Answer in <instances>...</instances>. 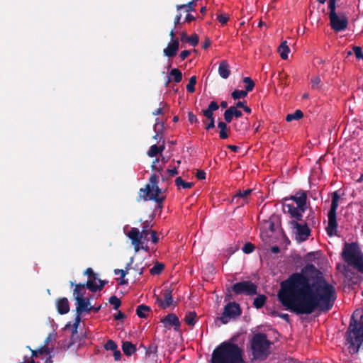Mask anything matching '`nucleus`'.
Returning <instances> with one entry per match:
<instances>
[{
    "label": "nucleus",
    "instance_id": "nucleus-1",
    "mask_svg": "<svg viewBox=\"0 0 363 363\" xmlns=\"http://www.w3.org/2000/svg\"><path fill=\"white\" fill-rule=\"evenodd\" d=\"M278 300L286 309L297 315H309L315 310L328 312L337 298L335 288L313 264L293 273L281 283Z\"/></svg>",
    "mask_w": 363,
    "mask_h": 363
},
{
    "label": "nucleus",
    "instance_id": "nucleus-2",
    "mask_svg": "<svg viewBox=\"0 0 363 363\" xmlns=\"http://www.w3.org/2000/svg\"><path fill=\"white\" fill-rule=\"evenodd\" d=\"M345 339L350 354L359 352L363 343V311L356 310L352 315Z\"/></svg>",
    "mask_w": 363,
    "mask_h": 363
},
{
    "label": "nucleus",
    "instance_id": "nucleus-3",
    "mask_svg": "<svg viewBox=\"0 0 363 363\" xmlns=\"http://www.w3.org/2000/svg\"><path fill=\"white\" fill-rule=\"evenodd\" d=\"M211 363H246L242 350L234 343L223 342L212 353Z\"/></svg>",
    "mask_w": 363,
    "mask_h": 363
},
{
    "label": "nucleus",
    "instance_id": "nucleus-4",
    "mask_svg": "<svg viewBox=\"0 0 363 363\" xmlns=\"http://www.w3.org/2000/svg\"><path fill=\"white\" fill-rule=\"evenodd\" d=\"M342 256L350 266L363 274V253L357 243L346 242L342 250Z\"/></svg>",
    "mask_w": 363,
    "mask_h": 363
},
{
    "label": "nucleus",
    "instance_id": "nucleus-5",
    "mask_svg": "<svg viewBox=\"0 0 363 363\" xmlns=\"http://www.w3.org/2000/svg\"><path fill=\"white\" fill-rule=\"evenodd\" d=\"M272 342L267 339L265 333H258L253 335L251 349L255 359H265L270 354L269 348Z\"/></svg>",
    "mask_w": 363,
    "mask_h": 363
},
{
    "label": "nucleus",
    "instance_id": "nucleus-6",
    "mask_svg": "<svg viewBox=\"0 0 363 363\" xmlns=\"http://www.w3.org/2000/svg\"><path fill=\"white\" fill-rule=\"evenodd\" d=\"M150 223L146 220L143 223L141 231L136 228H131L128 233L127 236L131 240L135 252H138V245L140 243V240H149L148 235L150 234Z\"/></svg>",
    "mask_w": 363,
    "mask_h": 363
},
{
    "label": "nucleus",
    "instance_id": "nucleus-7",
    "mask_svg": "<svg viewBox=\"0 0 363 363\" xmlns=\"http://www.w3.org/2000/svg\"><path fill=\"white\" fill-rule=\"evenodd\" d=\"M340 196L337 191L333 193L330 209L328 213V223L326 230L329 236L337 235V223L336 220V211L338 207Z\"/></svg>",
    "mask_w": 363,
    "mask_h": 363
},
{
    "label": "nucleus",
    "instance_id": "nucleus-8",
    "mask_svg": "<svg viewBox=\"0 0 363 363\" xmlns=\"http://www.w3.org/2000/svg\"><path fill=\"white\" fill-rule=\"evenodd\" d=\"M92 311V306H90V302L89 298H79L76 300V311L77 315L74 319V322L73 323L72 328V335H74L77 334V328L81 322V317L82 313L86 312L89 313Z\"/></svg>",
    "mask_w": 363,
    "mask_h": 363
},
{
    "label": "nucleus",
    "instance_id": "nucleus-9",
    "mask_svg": "<svg viewBox=\"0 0 363 363\" xmlns=\"http://www.w3.org/2000/svg\"><path fill=\"white\" fill-rule=\"evenodd\" d=\"M232 291L237 295L253 296L257 293V286L251 281H242L233 284Z\"/></svg>",
    "mask_w": 363,
    "mask_h": 363
},
{
    "label": "nucleus",
    "instance_id": "nucleus-10",
    "mask_svg": "<svg viewBox=\"0 0 363 363\" xmlns=\"http://www.w3.org/2000/svg\"><path fill=\"white\" fill-rule=\"evenodd\" d=\"M242 313V310L236 302H229L224 307L223 312L220 320L223 324H227L230 318H236Z\"/></svg>",
    "mask_w": 363,
    "mask_h": 363
},
{
    "label": "nucleus",
    "instance_id": "nucleus-11",
    "mask_svg": "<svg viewBox=\"0 0 363 363\" xmlns=\"http://www.w3.org/2000/svg\"><path fill=\"white\" fill-rule=\"evenodd\" d=\"M218 108L219 106L217 102L213 101L210 102L206 109L202 110L203 115L206 118V120L208 121V123L206 121H203L205 123V129L206 130H209L215 128V118L213 111H217Z\"/></svg>",
    "mask_w": 363,
    "mask_h": 363
},
{
    "label": "nucleus",
    "instance_id": "nucleus-12",
    "mask_svg": "<svg viewBox=\"0 0 363 363\" xmlns=\"http://www.w3.org/2000/svg\"><path fill=\"white\" fill-rule=\"evenodd\" d=\"M289 223L299 241H305L310 236L311 230L308 223H298L296 220H291Z\"/></svg>",
    "mask_w": 363,
    "mask_h": 363
},
{
    "label": "nucleus",
    "instance_id": "nucleus-13",
    "mask_svg": "<svg viewBox=\"0 0 363 363\" xmlns=\"http://www.w3.org/2000/svg\"><path fill=\"white\" fill-rule=\"evenodd\" d=\"M330 25L335 31L340 32L345 30L348 25V19L343 13L334 14L329 16Z\"/></svg>",
    "mask_w": 363,
    "mask_h": 363
},
{
    "label": "nucleus",
    "instance_id": "nucleus-14",
    "mask_svg": "<svg viewBox=\"0 0 363 363\" xmlns=\"http://www.w3.org/2000/svg\"><path fill=\"white\" fill-rule=\"evenodd\" d=\"M252 192V189H247L244 191H238L233 196L232 203H235L238 207H241L248 203L250 196Z\"/></svg>",
    "mask_w": 363,
    "mask_h": 363
},
{
    "label": "nucleus",
    "instance_id": "nucleus-15",
    "mask_svg": "<svg viewBox=\"0 0 363 363\" xmlns=\"http://www.w3.org/2000/svg\"><path fill=\"white\" fill-rule=\"evenodd\" d=\"M289 199L294 201L296 203L297 207H298L301 210V211H306V210L307 209L306 191L300 190L298 192H296L295 195H292L290 196L289 197H286L284 199V201H288Z\"/></svg>",
    "mask_w": 363,
    "mask_h": 363
},
{
    "label": "nucleus",
    "instance_id": "nucleus-16",
    "mask_svg": "<svg viewBox=\"0 0 363 363\" xmlns=\"http://www.w3.org/2000/svg\"><path fill=\"white\" fill-rule=\"evenodd\" d=\"M163 301L159 297L157 298V301L162 308H167L173 304L172 298V289L171 286L164 287L162 291Z\"/></svg>",
    "mask_w": 363,
    "mask_h": 363
},
{
    "label": "nucleus",
    "instance_id": "nucleus-17",
    "mask_svg": "<svg viewBox=\"0 0 363 363\" xmlns=\"http://www.w3.org/2000/svg\"><path fill=\"white\" fill-rule=\"evenodd\" d=\"M164 323L165 328L169 329L171 327L174 328L175 331H179L180 328V321L179 318L174 313H169L161 320Z\"/></svg>",
    "mask_w": 363,
    "mask_h": 363
},
{
    "label": "nucleus",
    "instance_id": "nucleus-18",
    "mask_svg": "<svg viewBox=\"0 0 363 363\" xmlns=\"http://www.w3.org/2000/svg\"><path fill=\"white\" fill-rule=\"evenodd\" d=\"M179 47V42L177 38L173 40V42L168 44L167 47L164 49V55L169 57L175 56Z\"/></svg>",
    "mask_w": 363,
    "mask_h": 363
},
{
    "label": "nucleus",
    "instance_id": "nucleus-19",
    "mask_svg": "<svg viewBox=\"0 0 363 363\" xmlns=\"http://www.w3.org/2000/svg\"><path fill=\"white\" fill-rule=\"evenodd\" d=\"M162 189L157 186L152 189V191L150 194V200L155 201L160 208H162V203L165 199V196L160 195L162 193Z\"/></svg>",
    "mask_w": 363,
    "mask_h": 363
},
{
    "label": "nucleus",
    "instance_id": "nucleus-20",
    "mask_svg": "<svg viewBox=\"0 0 363 363\" xmlns=\"http://www.w3.org/2000/svg\"><path fill=\"white\" fill-rule=\"evenodd\" d=\"M56 306L60 314L64 315L69 311V303L67 298H58L56 301Z\"/></svg>",
    "mask_w": 363,
    "mask_h": 363
},
{
    "label": "nucleus",
    "instance_id": "nucleus-21",
    "mask_svg": "<svg viewBox=\"0 0 363 363\" xmlns=\"http://www.w3.org/2000/svg\"><path fill=\"white\" fill-rule=\"evenodd\" d=\"M70 285L72 286L74 285L75 286V288L74 289L73 291V296L75 301L79 298H84V295L85 294L86 292V284L79 283L74 284L72 281H70Z\"/></svg>",
    "mask_w": 363,
    "mask_h": 363
},
{
    "label": "nucleus",
    "instance_id": "nucleus-22",
    "mask_svg": "<svg viewBox=\"0 0 363 363\" xmlns=\"http://www.w3.org/2000/svg\"><path fill=\"white\" fill-rule=\"evenodd\" d=\"M99 282V285H96L94 280L88 279L86 283V288L89 289L91 292H96L97 291H101L103 289L104 286L108 283V281L98 279Z\"/></svg>",
    "mask_w": 363,
    "mask_h": 363
},
{
    "label": "nucleus",
    "instance_id": "nucleus-23",
    "mask_svg": "<svg viewBox=\"0 0 363 363\" xmlns=\"http://www.w3.org/2000/svg\"><path fill=\"white\" fill-rule=\"evenodd\" d=\"M218 74L223 79H227L230 76V66L226 60H223L220 62L218 67Z\"/></svg>",
    "mask_w": 363,
    "mask_h": 363
},
{
    "label": "nucleus",
    "instance_id": "nucleus-24",
    "mask_svg": "<svg viewBox=\"0 0 363 363\" xmlns=\"http://www.w3.org/2000/svg\"><path fill=\"white\" fill-rule=\"evenodd\" d=\"M152 191L150 187V184H146L145 188H141L139 190V196L137 198V201H140L141 199L144 201L150 200V194Z\"/></svg>",
    "mask_w": 363,
    "mask_h": 363
},
{
    "label": "nucleus",
    "instance_id": "nucleus-25",
    "mask_svg": "<svg viewBox=\"0 0 363 363\" xmlns=\"http://www.w3.org/2000/svg\"><path fill=\"white\" fill-rule=\"evenodd\" d=\"M122 350L127 356H131L136 352V347L130 342L125 341L123 342Z\"/></svg>",
    "mask_w": 363,
    "mask_h": 363
},
{
    "label": "nucleus",
    "instance_id": "nucleus-26",
    "mask_svg": "<svg viewBox=\"0 0 363 363\" xmlns=\"http://www.w3.org/2000/svg\"><path fill=\"white\" fill-rule=\"evenodd\" d=\"M283 211L284 213H289L291 218H294L301 210L298 207H295L293 204L284 203L283 205Z\"/></svg>",
    "mask_w": 363,
    "mask_h": 363
},
{
    "label": "nucleus",
    "instance_id": "nucleus-27",
    "mask_svg": "<svg viewBox=\"0 0 363 363\" xmlns=\"http://www.w3.org/2000/svg\"><path fill=\"white\" fill-rule=\"evenodd\" d=\"M150 311L151 309L149 306L141 304L137 307L136 314L140 318H145L148 316V313L150 312Z\"/></svg>",
    "mask_w": 363,
    "mask_h": 363
},
{
    "label": "nucleus",
    "instance_id": "nucleus-28",
    "mask_svg": "<svg viewBox=\"0 0 363 363\" xmlns=\"http://www.w3.org/2000/svg\"><path fill=\"white\" fill-rule=\"evenodd\" d=\"M345 277L349 279L354 284H357L358 282L361 281L363 279V278H361L359 275L356 274L351 269L345 268Z\"/></svg>",
    "mask_w": 363,
    "mask_h": 363
},
{
    "label": "nucleus",
    "instance_id": "nucleus-29",
    "mask_svg": "<svg viewBox=\"0 0 363 363\" xmlns=\"http://www.w3.org/2000/svg\"><path fill=\"white\" fill-rule=\"evenodd\" d=\"M278 51L280 53V57L282 60H286L288 58V54L290 52V49L287 45V42L283 41L278 48Z\"/></svg>",
    "mask_w": 363,
    "mask_h": 363
},
{
    "label": "nucleus",
    "instance_id": "nucleus-30",
    "mask_svg": "<svg viewBox=\"0 0 363 363\" xmlns=\"http://www.w3.org/2000/svg\"><path fill=\"white\" fill-rule=\"evenodd\" d=\"M218 128H220L219 137L221 139H226L228 138L229 128L226 123L223 121H219L218 123Z\"/></svg>",
    "mask_w": 363,
    "mask_h": 363
},
{
    "label": "nucleus",
    "instance_id": "nucleus-31",
    "mask_svg": "<svg viewBox=\"0 0 363 363\" xmlns=\"http://www.w3.org/2000/svg\"><path fill=\"white\" fill-rule=\"evenodd\" d=\"M196 313L194 311H189L186 313L184 320L189 326H194L196 324Z\"/></svg>",
    "mask_w": 363,
    "mask_h": 363
},
{
    "label": "nucleus",
    "instance_id": "nucleus-32",
    "mask_svg": "<svg viewBox=\"0 0 363 363\" xmlns=\"http://www.w3.org/2000/svg\"><path fill=\"white\" fill-rule=\"evenodd\" d=\"M267 296L265 295H259L257 296L253 301V306L257 309H259L262 308L266 302Z\"/></svg>",
    "mask_w": 363,
    "mask_h": 363
},
{
    "label": "nucleus",
    "instance_id": "nucleus-33",
    "mask_svg": "<svg viewBox=\"0 0 363 363\" xmlns=\"http://www.w3.org/2000/svg\"><path fill=\"white\" fill-rule=\"evenodd\" d=\"M303 117V112L301 110L297 109L295 111L294 113L288 114L286 117V121L287 122H291L294 120H300Z\"/></svg>",
    "mask_w": 363,
    "mask_h": 363
},
{
    "label": "nucleus",
    "instance_id": "nucleus-34",
    "mask_svg": "<svg viewBox=\"0 0 363 363\" xmlns=\"http://www.w3.org/2000/svg\"><path fill=\"white\" fill-rule=\"evenodd\" d=\"M164 128V124L162 123L159 122V118H156V123L154 125V130L156 133L154 135L153 138L157 140L158 138H161L162 135V131Z\"/></svg>",
    "mask_w": 363,
    "mask_h": 363
},
{
    "label": "nucleus",
    "instance_id": "nucleus-35",
    "mask_svg": "<svg viewBox=\"0 0 363 363\" xmlns=\"http://www.w3.org/2000/svg\"><path fill=\"white\" fill-rule=\"evenodd\" d=\"M175 184L178 188L182 186L183 189H190L194 186V183L186 182L181 177L176 178Z\"/></svg>",
    "mask_w": 363,
    "mask_h": 363
},
{
    "label": "nucleus",
    "instance_id": "nucleus-36",
    "mask_svg": "<svg viewBox=\"0 0 363 363\" xmlns=\"http://www.w3.org/2000/svg\"><path fill=\"white\" fill-rule=\"evenodd\" d=\"M164 269V264L162 263L157 262L153 267H152L150 270V272L152 275H159L160 274L163 269Z\"/></svg>",
    "mask_w": 363,
    "mask_h": 363
},
{
    "label": "nucleus",
    "instance_id": "nucleus-37",
    "mask_svg": "<svg viewBox=\"0 0 363 363\" xmlns=\"http://www.w3.org/2000/svg\"><path fill=\"white\" fill-rule=\"evenodd\" d=\"M247 91L235 89L231 93V96L234 100H238L242 98H245L247 96Z\"/></svg>",
    "mask_w": 363,
    "mask_h": 363
},
{
    "label": "nucleus",
    "instance_id": "nucleus-38",
    "mask_svg": "<svg viewBox=\"0 0 363 363\" xmlns=\"http://www.w3.org/2000/svg\"><path fill=\"white\" fill-rule=\"evenodd\" d=\"M170 76L173 77V80L176 83H179L182 79V72L177 68L172 69L169 72Z\"/></svg>",
    "mask_w": 363,
    "mask_h": 363
},
{
    "label": "nucleus",
    "instance_id": "nucleus-39",
    "mask_svg": "<svg viewBox=\"0 0 363 363\" xmlns=\"http://www.w3.org/2000/svg\"><path fill=\"white\" fill-rule=\"evenodd\" d=\"M196 84V77L192 76L190 77L188 84L186 85V90L189 93L195 91V85Z\"/></svg>",
    "mask_w": 363,
    "mask_h": 363
},
{
    "label": "nucleus",
    "instance_id": "nucleus-40",
    "mask_svg": "<svg viewBox=\"0 0 363 363\" xmlns=\"http://www.w3.org/2000/svg\"><path fill=\"white\" fill-rule=\"evenodd\" d=\"M243 82L246 84L245 89L250 92L252 91L255 87L254 81L249 77H246L243 78Z\"/></svg>",
    "mask_w": 363,
    "mask_h": 363
},
{
    "label": "nucleus",
    "instance_id": "nucleus-41",
    "mask_svg": "<svg viewBox=\"0 0 363 363\" xmlns=\"http://www.w3.org/2000/svg\"><path fill=\"white\" fill-rule=\"evenodd\" d=\"M150 182V187L151 190L152 191V189L155 187L158 186L159 183V177L156 174H152L151 176L149 178Z\"/></svg>",
    "mask_w": 363,
    "mask_h": 363
},
{
    "label": "nucleus",
    "instance_id": "nucleus-42",
    "mask_svg": "<svg viewBox=\"0 0 363 363\" xmlns=\"http://www.w3.org/2000/svg\"><path fill=\"white\" fill-rule=\"evenodd\" d=\"M133 261V258L131 257L130 262L127 264L125 270L124 269H115L114 270V274H120L121 278H124L126 276V274H127V272L130 269V266L132 264Z\"/></svg>",
    "mask_w": 363,
    "mask_h": 363
},
{
    "label": "nucleus",
    "instance_id": "nucleus-43",
    "mask_svg": "<svg viewBox=\"0 0 363 363\" xmlns=\"http://www.w3.org/2000/svg\"><path fill=\"white\" fill-rule=\"evenodd\" d=\"M304 223H308V226H315L316 224V219L315 213L313 211H311L310 213L306 218V221Z\"/></svg>",
    "mask_w": 363,
    "mask_h": 363
},
{
    "label": "nucleus",
    "instance_id": "nucleus-44",
    "mask_svg": "<svg viewBox=\"0 0 363 363\" xmlns=\"http://www.w3.org/2000/svg\"><path fill=\"white\" fill-rule=\"evenodd\" d=\"M182 9H185L186 12H191V11H194V1H189L186 4L177 5V10H179Z\"/></svg>",
    "mask_w": 363,
    "mask_h": 363
},
{
    "label": "nucleus",
    "instance_id": "nucleus-45",
    "mask_svg": "<svg viewBox=\"0 0 363 363\" xmlns=\"http://www.w3.org/2000/svg\"><path fill=\"white\" fill-rule=\"evenodd\" d=\"M157 352V345L151 343L147 347H145L146 355H151L152 354H156Z\"/></svg>",
    "mask_w": 363,
    "mask_h": 363
},
{
    "label": "nucleus",
    "instance_id": "nucleus-46",
    "mask_svg": "<svg viewBox=\"0 0 363 363\" xmlns=\"http://www.w3.org/2000/svg\"><path fill=\"white\" fill-rule=\"evenodd\" d=\"M109 303L113 306L114 310H118L121 305V301L116 296H112L110 297Z\"/></svg>",
    "mask_w": 363,
    "mask_h": 363
},
{
    "label": "nucleus",
    "instance_id": "nucleus-47",
    "mask_svg": "<svg viewBox=\"0 0 363 363\" xmlns=\"http://www.w3.org/2000/svg\"><path fill=\"white\" fill-rule=\"evenodd\" d=\"M255 245L252 243L248 242L243 245L242 250L245 254H250L255 250Z\"/></svg>",
    "mask_w": 363,
    "mask_h": 363
},
{
    "label": "nucleus",
    "instance_id": "nucleus-48",
    "mask_svg": "<svg viewBox=\"0 0 363 363\" xmlns=\"http://www.w3.org/2000/svg\"><path fill=\"white\" fill-rule=\"evenodd\" d=\"M104 347L105 350L111 351H114L118 348L116 343L112 340H108Z\"/></svg>",
    "mask_w": 363,
    "mask_h": 363
},
{
    "label": "nucleus",
    "instance_id": "nucleus-49",
    "mask_svg": "<svg viewBox=\"0 0 363 363\" xmlns=\"http://www.w3.org/2000/svg\"><path fill=\"white\" fill-rule=\"evenodd\" d=\"M199 40V36L196 34H193L189 38H186V43L194 47L198 45Z\"/></svg>",
    "mask_w": 363,
    "mask_h": 363
},
{
    "label": "nucleus",
    "instance_id": "nucleus-50",
    "mask_svg": "<svg viewBox=\"0 0 363 363\" xmlns=\"http://www.w3.org/2000/svg\"><path fill=\"white\" fill-rule=\"evenodd\" d=\"M147 155L150 157H153L159 154L158 146L157 145H152L149 150L147 151Z\"/></svg>",
    "mask_w": 363,
    "mask_h": 363
},
{
    "label": "nucleus",
    "instance_id": "nucleus-51",
    "mask_svg": "<svg viewBox=\"0 0 363 363\" xmlns=\"http://www.w3.org/2000/svg\"><path fill=\"white\" fill-rule=\"evenodd\" d=\"M84 274L87 275L89 277V279L94 280V282L97 279L96 274L94 272L91 268H87Z\"/></svg>",
    "mask_w": 363,
    "mask_h": 363
},
{
    "label": "nucleus",
    "instance_id": "nucleus-52",
    "mask_svg": "<svg viewBox=\"0 0 363 363\" xmlns=\"http://www.w3.org/2000/svg\"><path fill=\"white\" fill-rule=\"evenodd\" d=\"M230 111H231L232 115L235 118H240L242 116V113L241 111L236 108V107L230 106L229 108Z\"/></svg>",
    "mask_w": 363,
    "mask_h": 363
},
{
    "label": "nucleus",
    "instance_id": "nucleus-53",
    "mask_svg": "<svg viewBox=\"0 0 363 363\" xmlns=\"http://www.w3.org/2000/svg\"><path fill=\"white\" fill-rule=\"evenodd\" d=\"M353 52L355 55V57L358 60H360L362 57V48L361 47H359V46H354L353 48Z\"/></svg>",
    "mask_w": 363,
    "mask_h": 363
},
{
    "label": "nucleus",
    "instance_id": "nucleus-54",
    "mask_svg": "<svg viewBox=\"0 0 363 363\" xmlns=\"http://www.w3.org/2000/svg\"><path fill=\"white\" fill-rule=\"evenodd\" d=\"M224 119L225 121V123H230L233 120V115H232V113H231V111H230L229 108H228L227 110H225V111L224 112Z\"/></svg>",
    "mask_w": 363,
    "mask_h": 363
},
{
    "label": "nucleus",
    "instance_id": "nucleus-55",
    "mask_svg": "<svg viewBox=\"0 0 363 363\" xmlns=\"http://www.w3.org/2000/svg\"><path fill=\"white\" fill-rule=\"evenodd\" d=\"M188 121L191 124L199 123V121L196 116L192 112L188 113Z\"/></svg>",
    "mask_w": 363,
    "mask_h": 363
},
{
    "label": "nucleus",
    "instance_id": "nucleus-56",
    "mask_svg": "<svg viewBox=\"0 0 363 363\" xmlns=\"http://www.w3.org/2000/svg\"><path fill=\"white\" fill-rule=\"evenodd\" d=\"M311 83L313 89L317 88L318 84L320 83V77L318 76L313 77L311 79Z\"/></svg>",
    "mask_w": 363,
    "mask_h": 363
},
{
    "label": "nucleus",
    "instance_id": "nucleus-57",
    "mask_svg": "<svg viewBox=\"0 0 363 363\" xmlns=\"http://www.w3.org/2000/svg\"><path fill=\"white\" fill-rule=\"evenodd\" d=\"M328 9L330 10L329 16L336 14V3L328 1Z\"/></svg>",
    "mask_w": 363,
    "mask_h": 363
},
{
    "label": "nucleus",
    "instance_id": "nucleus-58",
    "mask_svg": "<svg viewBox=\"0 0 363 363\" xmlns=\"http://www.w3.org/2000/svg\"><path fill=\"white\" fill-rule=\"evenodd\" d=\"M217 20L222 24L224 25L227 23V22L229 21V17L224 14H219L217 16Z\"/></svg>",
    "mask_w": 363,
    "mask_h": 363
},
{
    "label": "nucleus",
    "instance_id": "nucleus-59",
    "mask_svg": "<svg viewBox=\"0 0 363 363\" xmlns=\"http://www.w3.org/2000/svg\"><path fill=\"white\" fill-rule=\"evenodd\" d=\"M38 352L40 354H50L51 350L47 345H44V346L38 349Z\"/></svg>",
    "mask_w": 363,
    "mask_h": 363
},
{
    "label": "nucleus",
    "instance_id": "nucleus-60",
    "mask_svg": "<svg viewBox=\"0 0 363 363\" xmlns=\"http://www.w3.org/2000/svg\"><path fill=\"white\" fill-rule=\"evenodd\" d=\"M195 177L199 180L205 179H206V172L203 170L199 169V170H197Z\"/></svg>",
    "mask_w": 363,
    "mask_h": 363
},
{
    "label": "nucleus",
    "instance_id": "nucleus-61",
    "mask_svg": "<svg viewBox=\"0 0 363 363\" xmlns=\"http://www.w3.org/2000/svg\"><path fill=\"white\" fill-rule=\"evenodd\" d=\"M151 234V240L153 243H157L159 241V238L157 236V233L155 230H150Z\"/></svg>",
    "mask_w": 363,
    "mask_h": 363
},
{
    "label": "nucleus",
    "instance_id": "nucleus-62",
    "mask_svg": "<svg viewBox=\"0 0 363 363\" xmlns=\"http://www.w3.org/2000/svg\"><path fill=\"white\" fill-rule=\"evenodd\" d=\"M279 80H280L281 84L286 86L287 85V82H286L287 75L284 74L283 73H279Z\"/></svg>",
    "mask_w": 363,
    "mask_h": 363
},
{
    "label": "nucleus",
    "instance_id": "nucleus-63",
    "mask_svg": "<svg viewBox=\"0 0 363 363\" xmlns=\"http://www.w3.org/2000/svg\"><path fill=\"white\" fill-rule=\"evenodd\" d=\"M191 52L189 50H183L180 52L179 57L182 60H184L187 57L189 56Z\"/></svg>",
    "mask_w": 363,
    "mask_h": 363
},
{
    "label": "nucleus",
    "instance_id": "nucleus-64",
    "mask_svg": "<svg viewBox=\"0 0 363 363\" xmlns=\"http://www.w3.org/2000/svg\"><path fill=\"white\" fill-rule=\"evenodd\" d=\"M277 316L282 318L287 323L290 322V316L287 313H277Z\"/></svg>",
    "mask_w": 363,
    "mask_h": 363
}]
</instances>
